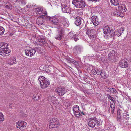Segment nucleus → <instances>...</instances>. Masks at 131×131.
I'll use <instances>...</instances> for the list:
<instances>
[{
    "label": "nucleus",
    "mask_w": 131,
    "mask_h": 131,
    "mask_svg": "<svg viewBox=\"0 0 131 131\" xmlns=\"http://www.w3.org/2000/svg\"><path fill=\"white\" fill-rule=\"evenodd\" d=\"M26 6V7H28V5H27Z\"/></svg>",
    "instance_id": "54"
},
{
    "label": "nucleus",
    "mask_w": 131,
    "mask_h": 131,
    "mask_svg": "<svg viewBox=\"0 0 131 131\" xmlns=\"http://www.w3.org/2000/svg\"><path fill=\"white\" fill-rule=\"evenodd\" d=\"M72 110L74 115L76 117H79L82 115H85V113L80 111L79 107L77 105L74 106L72 107Z\"/></svg>",
    "instance_id": "6"
},
{
    "label": "nucleus",
    "mask_w": 131,
    "mask_h": 131,
    "mask_svg": "<svg viewBox=\"0 0 131 131\" xmlns=\"http://www.w3.org/2000/svg\"><path fill=\"white\" fill-rule=\"evenodd\" d=\"M7 6H8V5H6V7H7Z\"/></svg>",
    "instance_id": "55"
},
{
    "label": "nucleus",
    "mask_w": 131,
    "mask_h": 131,
    "mask_svg": "<svg viewBox=\"0 0 131 131\" xmlns=\"http://www.w3.org/2000/svg\"><path fill=\"white\" fill-rule=\"evenodd\" d=\"M96 69H93L91 71V72L92 74H93L94 75H95L96 74Z\"/></svg>",
    "instance_id": "46"
},
{
    "label": "nucleus",
    "mask_w": 131,
    "mask_h": 131,
    "mask_svg": "<svg viewBox=\"0 0 131 131\" xmlns=\"http://www.w3.org/2000/svg\"><path fill=\"white\" fill-rule=\"evenodd\" d=\"M82 47L81 46L79 45H76L73 48V53L76 55L79 54L82 51Z\"/></svg>",
    "instance_id": "10"
},
{
    "label": "nucleus",
    "mask_w": 131,
    "mask_h": 131,
    "mask_svg": "<svg viewBox=\"0 0 131 131\" xmlns=\"http://www.w3.org/2000/svg\"><path fill=\"white\" fill-rule=\"evenodd\" d=\"M24 26L30 27H31V25L27 21L24 24Z\"/></svg>",
    "instance_id": "42"
},
{
    "label": "nucleus",
    "mask_w": 131,
    "mask_h": 131,
    "mask_svg": "<svg viewBox=\"0 0 131 131\" xmlns=\"http://www.w3.org/2000/svg\"><path fill=\"white\" fill-rule=\"evenodd\" d=\"M34 10L37 14H41L42 13V11L43 9L42 8L39 7L35 8Z\"/></svg>",
    "instance_id": "30"
},
{
    "label": "nucleus",
    "mask_w": 131,
    "mask_h": 131,
    "mask_svg": "<svg viewBox=\"0 0 131 131\" xmlns=\"http://www.w3.org/2000/svg\"><path fill=\"white\" fill-rule=\"evenodd\" d=\"M56 90L58 94L61 96L64 95L66 92L64 88L59 87Z\"/></svg>",
    "instance_id": "14"
},
{
    "label": "nucleus",
    "mask_w": 131,
    "mask_h": 131,
    "mask_svg": "<svg viewBox=\"0 0 131 131\" xmlns=\"http://www.w3.org/2000/svg\"><path fill=\"white\" fill-rule=\"evenodd\" d=\"M8 45L5 43H0V55L7 56L10 54V51L8 48Z\"/></svg>",
    "instance_id": "1"
},
{
    "label": "nucleus",
    "mask_w": 131,
    "mask_h": 131,
    "mask_svg": "<svg viewBox=\"0 0 131 131\" xmlns=\"http://www.w3.org/2000/svg\"><path fill=\"white\" fill-rule=\"evenodd\" d=\"M48 101L50 102L51 104H57L58 102L55 97H49L48 99Z\"/></svg>",
    "instance_id": "20"
},
{
    "label": "nucleus",
    "mask_w": 131,
    "mask_h": 131,
    "mask_svg": "<svg viewBox=\"0 0 131 131\" xmlns=\"http://www.w3.org/2000/svg\"><path fill=\"white\" fill-rule=\"evenodd\" d=\"M60 125L59 120L55 118L51 119L50 121V125L49 127L50 128H57Z\"/></svg>",
    "instance_id": "3"
},
{
    "label": "nucleus",
    "mask_w": 131,
    "mask_h": 131,
    "mask_svg": "<svg viewBox=\"0 0 131 131\" xmlns=\"http://www.w3.org/2000/svg\"><path fill=\"white\" fill-rule=\"evenodd\" d=\"M101 77L103 78L106 79L107 77V75L106 74L105 72V71H102L101 74L100 75Z\"/></svg>",
    "instance_id": "33"
},
{
    "label": "nucleus",
    "mask_w": 131,
    "mask_h": 131,
    "mask_svg": "<svg viewBox=\"0 0 131 131\" xmlns=\"http://www.w3.org/2000/svg\"><path fill=\"white\" fill-rule=\"evenodd\" d=\"M64 32L63 30L61 29L56 34L55 38L58 40H61L64 37Z\"/></svg>",
    "instance_id": "9"
},
{
    "label": "nucleus",
    "mask_w": 131,
    "mask_h": 131,
    "mask_svg": "<svg viewBox=\"0 0 131 131\" xmlns=\"http://www.w3.org/2000/svg\"><path fill=\"white\" fill-rule=\"evenodd\" d=\"M59 26L62 29L68 27L69 25V23L68 20L65 18L62 17L58 23Z\"/></svg>",
    "instance_id": "4"
},
{
    "label": "nucleus",
    "mask_w": 131,
    "mask_h": 131,
    "mask_svg": "<svg viewBox=\"0 0 131 131\" xmlns=\"http://www.w3.org/2000/svg\"><path fill=\"white\" fill-rule=\"evenodd\" d=\"M96 74H97L99 75H100L102 73V70L100 69H96Z\"/></svg>",
    "instance_id": "39"
},
{
    "label": "nucleus",
    "mask_w": 131,
    "mask_h": 131,
    "mask_svg": "<svg viewBox=\"0 0 131 131\" xmlns=\"http://www.w3.org/2000/svg\"><path fill=\"white\" fill-rule=\"evenodd\" d=\"M39 41L42 44H45L46 43V41L44 38H40L38 39Z\"/></svg>",
    "instance_id": "34"
},
{
    "label": "nucleus",
    "mask_w": 131,
    "mask_h": 131,
    "mask_svg": "<svg viewBox=\"0 0 131 131\" xmlns=\"http://www.w3.org/2000/svg\"><path fill=\"white\" fill-rule=\"evenodd\" d=\"M110 88H106V90L108 92H110L109 91L110 90Z\"/></svg>",
    "instance_id": "50"
},
{
    "label": "nucleus",
    "mask_w": 131,
    "mask_h": 131,
    "mask_svg": "<svg viewBox=\"0 0 131 131\" xmlns=\"http://www.w3.org/2000/svg\"><path fill=\"white\" fill-rule=\"evenodd\" d=\"M41 98V96L40 94H34L32 97L33 99L36 101L38 100Z\"/></svg>",
    "instance_id": "31"
},
{
    "label": "nucleus",
    "mask_w": 131,
    "mask_h": 131,
    "mask_svg": "<svg viewBox=\"0 0 131 131\" xmlns=\"http://www.w3.org/2000/svg\"><path fill=\"white\" fill-rule=\"evenodd\" d=\"M40 82L41 87L42 89H45L49 86L50 82L43 76H40L38 78Z\"/></svg>",
    "instance_id": "2"
},
{
    "label": "nucleus",
    "mask_w": 131,
    "mask_h": 131,
    "mask_svg": "<svg viewBox=\"0 0 131 131\" xmlns=\"http://www.w3.org/2000/svg\"><path fill=\"white\" fill-rule=\"evenodd\" d=\"M118 9L119 11L122 12H124L126 11L127 9L125 8V6L123 5H121L118 6Z\"/></svg>",
    "instance_id": "27"
},
{
    "label": "nucleus",
    "mask_w": 131,
    "mask_h": 131,
    "mask_svg": "<svg viewBox=\"0 0 131 131\" xmlns=\"http://www.w3.org/2000/svg\"><path fill=\"white\" fill-rule=\"evenodd\" d=\"M89 1H91L92 2H97L99 1V0H88Z\"/></svg>",
    "instance_id": "51"
},
{
    "label": "nucleus",
    "mask_w": 131,
    "mask_h": 131,
    "mask_svg": "<svg viewBox=\"0 0 131 131\" xmlns=\"http://www.w3.org/2000/svg\"><path fill=\"white\" fill-rule=\"evenodd\" d=\"M72 62L75 66H77L78 64V63L77 61L75 60H74L73 59L72 60Z\"/></svg>",
    "instance_id": "47"
},
{
    "label": "nucleus",
    "mask_w": 131,
    "mask_h": 131,
    "mask_svg": "<svg viewBox=\"0 0 131 131\" xmlns=\"http://www.w3.org/2000/svg\"><path fill=\"white\" fill-rule=\"evenodd\" d=\"M4 119V116L3 114L0 112V122H2Z\"/></svg>",
    "instance_id": "38"
},
{
    "label": "nucleus",
    "mask_w": 131,
    "mask_h": 131,
    "mask_svg": "<svg viewBox=\"0 0 131 131\" xmlns=\"http://www.w3.org/2000/svg\"><path fill=\"white\" fill-rule=\"evenodd\" d=\"M89 120L88 125L91 127L94 128L95 126H99L101 125L100 123L95 117L91 118L89 119Z\"/></svg>",
    "instance_id": "5"
},
{
    "label": "nucleus",
    "mask_w": 131,
    "mask_h": 131,
    "mask_svg": "<svg viewBox=\"0 0 131 131\" xmlns=\"http://www.w3.org/2000/svg\"><path fill=\"white\" fill-rule=\"evenodd\" d=\"M61 8L62 11L64 13H68L70 12V7L67 4H62Z\"/></svg>",
    "instance_id": "16"
},
{
    "label": "nucleus",
    "mask_w": 131,
    "mask_h": 131,
    "mask_svg": "<svg viewBox=\"0 0 131 131\" xmlns=\"http://www.w3.org/2000/svg\"><path fill=\"white\" fill-rule=\"evenodd\" d=\"M119 65L122 68H126L128 67L127 63V58H124L121 59L120 61Z\"/></svg>",
    "instance_id": "12"
},
{
    "label": "nucleus",
    "mask_w": 131,
    "mask_h": 131,
    "mask_svg": "<svg viewBox=\"0 0 131 131\" xmlns=\"http://www.w3.org/2000/svg\"><path fill=\"white\" fill-rule=\"evenodd\" d=\"M107 96V97L109 99L111 100V101H112L113 102H116V101L115 99L113 97H112L109 94Z\"/></svg>",
    "instance_id": "40"
},
{
    "label": "nucleus",
    "mask_w": 131,
    "mask_h": 131,
    "mask_svg": "<svg viewBox=\"0 0 131 131\" xmlns=\"http://www.w3.org/2000/svg\"><path fill=\"white\" fill-rule=\"evenodd\" d=\"M4 31V29L2 27L0 26V35L3 34Z\"/></svg>",
    "instance_id": "43"
},
{
    "label": "nucleus",
    "mask_w": 131,
    "mask_h": 131,
    "mask_svg": "<svg viewBox=\"0 0 131 131\" xmlns=\"http://www.w3.org/2000/svg\"><path fill=\"white\" fill-rule=\"evenodd\" d=\"M100 56H99L97 54V55L96 57V59L97 60H100V59H101V57H100Z\"/></svg>",
    "instance_id": "48"
},
{
    "label": "nucleus",
    "mask_w": 131,
    "mask_h": 131,
    "mask_svg": "<svg viewBox=\"0 0 131 131\" xmlns=\"http://www.w3.org/2000/svg\"><path fill=\"white\" fill-rule=\"evenodd\" d=\"M96 31L94 29H88L86 32V34L89 36L95 34Z\"/></svg>",
    "instance_id": "26"
},
{
    "label": "nucleus",
    "mask_w": 131,
    "mask_h": 131,
    "mask_svg": "<svg viewBox=\"0 0 131 131\" xmlns=\"http://www.w3.org/2000/svg\"><path fill=\"white\" fill-rule=\"evenodd\" d=\"M25 52L26 55L30 57L34 55L35 53V51L33 48L30 50L26 49L25 50Z\"/></svg>",
    "instance_id": "15"
},
{
    "label": "nucleus",
    "mask_w": 131,
    "mask_h": 131,
    "mask_svg": "<svg viewBox=\"0 0 131 131\" xmlns=\"http://www.w3.org/2000/svg\"><path fill=\"white\" fill-rule=\"evenodd\" d=\"M111 4L115 6H117L119 5V2L118 0H110Z\"/></svg>",
    "instance_id": "32"
},
{
    "label": "nucleus",
    "mask_w": 131,
    "mask_h": 131,
    "mask_svg": "<svg viewBox=\"0 0 131 131\" xmlns=\"http://www.w3.org/2000/svg\"><path fill=\"white\" fill-rule=\"evenodd\" d=\"M113 14L115 16L117 17H123L124 15L123 13H121V12L118 10H116L113 12Z\"/></svg>",
    "instance_id": "23"
},
{
    "label": "nucleus",
    "mask_w": 131,
    "mask_h": 131,
    "mask_svg": "<svg viewBox=\"0 0 131 131\" xmlns=\"http://www.w3.org/2000/svg\"><path fill=\"white\" fill-rule=\"evenodd\" d=\"M44 14L45 15H46L47 14V12H44Z\"/></svg>",
    "instance_id": "52"
},
{
    "label": "nucleus",
    "mask_w": 131,
    "mask_h": 131,
    "mask_svg": "<svg viewBox=\"0 0 131 131\" xmlns=\"http://www.w3.org/2000/svg\"><path fill=\"white\" fill-rule=\"evenodd\" d=\"M33 49L35 51V53L36 52H37L39 53H41L42 52V49L40 47H36L33 48Z\"/></svg>",
    "instance_id": "29"
},
{
    "label": "nucleus",
    "mask_w": 131,
    "mask_h": 131,
    "mask_svg": "<svg viewBox=\"0 0 131 131\" xmlns=\"http://www.w3.org/2000/svg\"><path fill=\"white\" fill-rule=\"evenodd\" d=\"M66 59L67 61V62L69 63H70L72 62L73 59L71 58H69V57H66Z\"/></svg>",
    "instance_id": "37"
},
{
    "label": "nucleus",
    "mask_w": 131,
    "mask_h": 131,
    "mask_svg": "<svg viewBox=\"0 0 131 131\" xmlns=\"http://www.w3.org/2000/svg\"><path fill=\"white\" fill-rule=\"evenodd\" d=\"M121 110H120V109H119V110H117V114L118 115H120V114L121 113Z\"/></svg>",
    "instance_id": "49"
},
{
    "label": "nucleus",
    "mask_w": 131,
    "mask_h": 131,
    "mask_svg": "<svg viewBox=\"0 0 131 131\" xmlns=\"http://www.w3.org/2000/svg\"><path fill=\"white\" fill-rule=\"evenodd\" d=\"M93 13L91 14V17L90 18L93 24L95 26H97L99 24V22L98 21L97 17L96 16L92 15Z\"/></svg>",
    "instance_id": "13"
},
{
    "label": "nucleus",
    "mask_w": 131,
    "mask_h": 131,
    "mask_svg": "<svg viewBox=\"0 0 131 131\" xmlns=\"http://www.w3.org/2000/svg\"><path fill=\"white\" fill-rule=\"evenodd\" d=\"M109 32V34L111 36H113L114 35H115V32L113 29H111Z\"/></svg>",
    "instance_id": "36"
},
{
    "label": "nucleus",
    "mask_w": 131,
    "mask_h": 131,
    "mask_svg": "<svg viewBox=\"0 0 131 131\" xmlns=\"http://www.w3.org/2000/svg\"><path fill=\"white\" fill-rule=\"evenodd\" d=\"M19 2V3L21 4L22 5H25L26 4L24 0H18Z\"/></svg>",
    "instance_id": "45"
},
{
    "label": "nucleus",
    "mask_w": 131,
    "mask_h": 131,
    "mask_svg": "<svg viewBox=\"0 0 131 131\" xmlns=\"http://www.w3.org/2000/svg\"><path fill=\"white\" fill-rule=\"evenodd\" d=\"M124 30V28L122 27H121L120 29L117 30L115 31V35L117 36H120Z\"/></svg>",
    "instance_id": "22"
},
{
    "label": "nucleus",
    "mask_w": 131,
    "mask_h": 131,
    "mask_svg": "<svg viewBox=\"0 0 131 131\" xmlns=\"http://www.w3.org/2000/svg\"><path fill=\"white\" fill-rule=\"evenodd\" d=\"M115 52L114 50H113L110 51L108 54V59L110 61H114L115 59L114 58Z\"/></svg>",
    "instance_id": "18"
},
{
    "label": "nucleus",
    "mask_w": 131,
    "mask_h": 131,
    "mask_svg": "<svg viewBox=\"0 0 131 131\" xmlns=\"http://www.w3.org/2000/svg\"><path fill=\"white\" fill-rule=\"evenodd\" d=\"M51 68H52V69H53V68L52 67H51Z\"/></svg>",
    "instance_id": "53"
},
{
    "label": "nucleus",
    "mask_w": 131,
    "mask_h": 131,
    "mask_svg": "<svg viewBox=\"0 0 131 131\" xmlns=\"http://www.w3.org/2000/svg\"><path fill=\"white\" fill-rule=\"evenodd\" d=\"M8 63L10 65L16 64V58L15 57H12L9 58L8 61Z\"/></svg>",
    "instance_id": "21"
},
{
    "label": "nucleus",
    "mask_w": 131,
    "mask_h": 131,
    "mask_svg": "<svg viewBox=\"0 0 131 131\" xmlns=\"http://www.w3.org/2000/svg\"><path fill=\"white\" fill-rule=\"evenodd\" d=\"M75 23L77 26L80 25L82 27L84 24V21L83 19L79 17H77L75 19Z\"/></svg>",
    "instance_id": "11"
},
{
    "label": "nucleus",
    "mask_w": 131,
    "mask_h": 131,
    "mask_svg": "<svg viewBox=\"0 0 131 131\" xmlns=\"http://www.w3.org/2000/svg\"><path fill=\"white\" fill-rule=\"evenodd\" d=\"M129 114L127 113L124 115L123 118L124 119L127 120H129Z\"/></svg>",
    "instance_id": "35"
},
{
    "label": "nucleus",
    "mask_w": 131,
    "mask_h": 131,
    "mask_svg": "<svg viewBox=\"0 0 131 131\" xmlns=\"http://www.w3.org/2000/svg\"><path fill=\"white\" fill-rule=\"evenodd\" d=\"M27 123L23 121H19L16 123V127L21 130H23L26 128Z\"/></svg>",
    "instance_id": "8"
},
{
    "label": "nucleus",
    "mask_w": 131,
    "mask_h": 131,
    "mask_svg": "<svg viewBox=\"0 0 131 131\" xmlns=\"http://www.w3.org/2000/svg\"><path fill=\"white\" fill-rule=\"evenodd\" d=\"M115 102H110V107L111 108V113L113 114L114 112V109L115 107Z\"/></svg>",
    "instance_id": "28"
},
{
    "label": "nucleus",
    "mask_w": 131,
    "mask_h": 131,
    "mask_svg": "<svg viewBox=\"0 0 131 131\" xmlns=\"http://www.w3.org/2000/svg\"><path fill=\"white\" fill-rule=\"evenodd\" d=\"M49 20L54 24L59 25L58 23H59V21L58 19L56 18V16L51 17L49 19Z\"/></svg>",
    "instance_id": "19"
},
{
    "label": "nucleus",
    "mask_w": 131,
    "mask_h": 131,
    "mask_svg": "<svg viewBox=\"0 0 131 131\" xmlns=\"http://www.w3.org/2000/svg\"><path fill=\"white\" fill-rule=\"evenodd\" d=\"M72 3L77 8H84L86 5L83 0H73Z\"/></svg>",
    "instance_id": "7"
},
{
    "label": "nucleus",
    "mask_w": 131,
    "mask_h": 131,
    "mask_svg": "<svg viewBox=\"0 0 131 131\" xmlns=\"http://www.w3.org/2000/svg\"><path fill=\"white\" fill-rule=\"evenodd\" d=\"M42 16L38 17L36 20V23L39 25H41L43 24L44 19L41 17Z\"/></svg>",
    "instance_id": "24"
},
{
    "label": "nucleus",
    "mask_w": 131,
    "mask_h": 131,
    "mask_svg": "<svg viewBox=\"0 0 131 131\" xmlns=\"http://www.w3.org/2000/svg\"><path fill=\"white\" fill-rule=\"evenodd\" d=\"M95 34H93V35H91L90 36V35L89 36L90 39H91V40H93L95 39Z\"/></svg>",
    "instance_id": "44"
},
{
    "label": "nucleus",
    "mask_w": 131,
    "mask_h": 131,
    "mask_svg": "<svg viewBox=\"0 0 131 131\" xmlns=\"http://www.w3.org/2000/svg\"><path fill=\"white\" fill-rule=\"evenodd\" d=\"M109 91L110 92L115 93L117 92L115 88H110V90Z\"/></svg>",
    "instance_id": "41"
},
{
    "label": "nucleus",
    "mask_w": 131,
    "mask_h": 131,
    "mask_svg": "<svg viewBox=\"0 0 131 131\" xmlns=\"http://www.w3.org/2000/svg\"><path fill=\"white\" fill-rule=\"evenodd\" d=\"M110 29V28L108 26L105 27L103 29L104 34L108 35Z\"/></svg>",
    "instance_id": "25"
},
{
    "label": "nucleus",
    "mask_w": 131,
    "mask_h": 131,
    "mask_svg": "<svg viewBox=\"0 0 131 131\" xmlns=\"http://www.w3.org/2000/svg\"><path fill=\"white\" fill-rule=\"evenodd\" d=\"M68 37L71 38L73 39L76 42L79 40L77 35L73 31L70 32L68 34Z\"/></svg>",
    "instance_id": "17"
}]
</instances>
